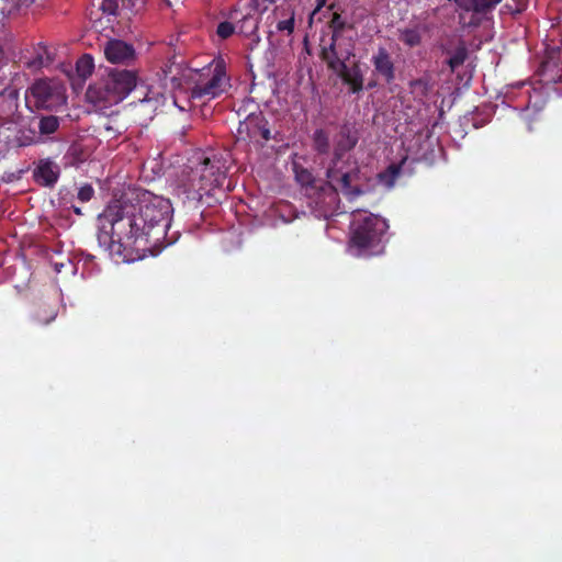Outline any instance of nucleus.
Instances as JSON below:
<instances>
[{
    "instance_id": "obj_1",
    "label": "nucleus",
    "mask_w": 562,
    "mask_h": 562,
    "mask_svg": "<svg viewBox=\"0 0 562 562\" xmlns=\"http://www.w3.org/2000/svg\"><path fill=\"white\" fill-rule=\"evenodd\" d=\"M172 206L168 199L135 189L109 203L100 215L99 245L116 261L132 262L151 249L173 241L167 238Z\"/></svg>"
},
{
    "instance_id": "obj_2",
    "label": "nucleus",
    "mask_w": 562,
    "mask_h": 562,
    "mask_svg": "<svg viewBox=\"0 0 562 562\" xmlns=\"http://www.w3.org/2000/svg\"><path fill=\"white\" fill-rule=\"evenodd\" d=\"M331 36L328 44L322 45L321 58L328 70L333 71L348 86L350 93H359L363 90V74L360 61L351 58L355 54V40L346 36V33L353 30V25L347 23L339 13H334L329 21Z\"/></svg>"
},
{
    "instance_id": "obj_3",
    "label": "nucleus",
    "mask_w": 562,
    "mask_h": 562,
    "mask_svg": "<svg viewBox=\"0 0 562 562\" xmlns=\"http://www.w3.org/2000/svg\"><path fill=\"white\" fill-rule=\"evenodd\" d=\"M225 179L226 171L221 159L199 156L182 170L177 193L183 204L198 207L203 196L221 187Z\"/></svg>"
},
{
    "instance_id": "obj_4",
    "label": "nucleus",
    "mask_w": 562,
    "mask_h": 562,
    "mask_svg": "<svg viewBox=\"0 0 562 562\" xmlns=\"http://www.w3.org/2000/svg\"><path fill=\"white\" fill-rule=\"evenodd\" d=\"M359 142L358 131L348 123L340 126L335 138L334 153L326 170V176L334 182L342 184L344 189L356 194H363L362 182L366 177L361 172L356 158L347 155Z\"/></svg>"
},
{
    "instance_id": "obj_5",
    "label": "nucleus",
    "mask_w": 562,
    "mask_h": 562,
    "mask_svg": "<svg viewBox=\"0 0 562 562\" xmlns=\"http://www.w3.org/2000/svg\"><path fill=\"white\" fill-rule=\"evenodd\" d=\"M387 223L372 213L352 211L349 246L357 256H374L383 251L382 238L387 231Z\"/></svg>"
},
{
    "instance_id": "obj_6",
    "label": "nucleus",
    "mask_w": 562,
    "mask_h": 562,
    "mask_svg": "<svg viewBox=\"0 0 562 562\" xmlns=\"http://www.w3.org/2000/svg\"><path fill=\"white\" fill-rule=\"evenodd\" d=\"M190 80V98L192 100H213L231 87L223 60H212L207 66L195 70Z\"/></svg>"
},
{
    "instance_id": "obj_7",
    "label": "nucleus",
    "mask_w": 562,
    "mask_h": 562,
    "mask_svg": "<svg viewBox=\"0 0 562 562\" xmlns=\"http://www.w3.org/2000/svg\"><path fill=\"white\" fill-rule=\"evenodd\" d=\"M136 83V74L127 69L111 70L101 82L89 87L88 98L93 102L116 104L122 101L132 90L139 91Z\"/></svg>"
},
{
    "instance_id": "obj_8",
    "label": "nucleus",
    "mask_w": 562,
    "mask_h": 562,
    "mask_svg": "<svg viewBox=\"0 0 562 562\" xmlns=\"http://www.w3.org/2000/svg\"><path fill=\"white\" fill-rule=\"evenodd\" d=\"M338 191H341L349 201H352L361 195L349 192L347 189L342 188V184L338 182L336 183L331 179H328L327 183L321 184L318 187L312 186L311 192H308L307 195L311 199V204L314 205V210L318 216L327 218L342 213V211H340V199Z\"/></svg>"
},
{
    "instance_id": "obj_9",
    "label": "nucleus",
    "mask_w": 562,
    "mask_h": 562,
    "mask_svg": "<svg viewBox=\"0 0 562 562\" xmlns=\"http://www.w3.org/2000/svg\"><path fill=\"white\" fill-rule=\"evenodd\" d=\"M265 25L269 37H290L295 29V9L291 2L277 5L266 18Z\"/></svg>"
},
{
    "instance_id": "obj_10",
    "label": "nucleus",
    "mask_w": 562,
    "mask_h": 562,
    "mask_svg": "<svg viewBox=\"0 0 562 562\" xmlns=\"http://www.w3.org/2000/svg\"><path fill=\"white\" fill-rule=\"evenodd\" d=\"M25 99L27 104L33 102L37 109H52L63 101L64 94L58 85L41 79L26 90Z\"/></svg>"
},
{
    "instance_id": "obj_11",
    "label": "nucleus",
    "mask_w": 562,
    "mask_h": 562,
    "mask_svg": "<svg viewBox=\"0 0 562 562\" xmlns=\"http://www.w3.org/2000/svg\"><path fill=\"white\" fill-rule=\"evenodd\" d=\"M150 1L151 0H121L120 5L117 0H102L100 10L108 15L131 19L132 16L142 13ZM161 1L167 7L170 5L169 0Z\"/></svg>"
},
{
    "instance_id": "obj_12",
    "label": "nucleus",
    "mask_w": 562,
    "mask_h": 562,
    "mask_svg": "<svg viewBox=\"0 0 562 562\" xmlns=\"http://www.w3.org/2000/svg\"><path fill=\"white\" fill-rule=\"evenodd\" d=\"M238 135L250 142H268L272 138L267 120L261 115H248L238 126Z\"/></svg>"
},
{
    "instance_id": "obj_13",
    "label": "nucleus",
    "mask_w": 562,
    "mask_h": 562,
    "mask_svg": "<svg viewBox=\"0 0 562 562\" xmlns=\"http://www.w3.org/2000/svg\"><path fill=\"white\" fill-rule=\"evenodd\" d=\"M22 115L19 112V92L15 89H4L0 92V122L2 124H19Z\"/></svg>"
},
{
    "instance_id": "obj_14",
    "label": "nucleus",
    "mask_w": 562,
    "mask_h": 562,
    "mask_svg": "<svg viewBox=\"0 0 562 562\" xmlns=\"http://www.w3.org/2000/svg\"><path fill=\"white\" fill-rule=\"evenodd\" d=\"M53 60L47 47L43 43H38L32 50L21 52L18 63L21 67L37 71L47 66Z\"/></svg>"
},
{
    "instance_id": "obj_15",
    "label": "nucleus",
    "mask_w": 562,
    "mask_h": 562,
    "mask_svg": "<svg viewBox=\"0 0 562 562\" xmlns=\"http://www.w3.org/2000/svg\"><path fill=\"white\" fill-rule=\"evenodd\" d=\"M104 56L112 64H130L135 58L133 45L122 40H110L104 45Z\"/></svg>"
},
{
    "instance_id": "obj_16",
    "label": "nucleus",
    "mask_w": 562,
    "mask_h": 562,
    "mask_svg": "<svg viewBox=\"0 0 562 562\" xmlns=\"http://www.w3.org/2000/svg\"><path fill=\"white\" fill-rule=\"evenodd\" d=\"M59 173L58 165L46 158L38 161L33 171V178L40 186L52 188L58 181Z\"/></svg>"
},
{
    "instance_id": "obj_17",
    "label": "nucleus",
    "mask_w": 562,
    "mask_h": 562,
    "mask_svg": "<svg viewBox=\"0 0 562 562\" xmlns=\"http://www.w3.org/2000/svg\"><path fill=\"white\" fill-rule=\"evenodd\" d=\"M374 71L384 79L386 83L395 80V65L391 54L385 47H379L371 58Z\"/></svg>"
},
{
    "instance_id": "obj_18",
    "label": "nucleus",
    "mask_w": 562,
    "mask_h": 562,
    "mask_svg": "<svg viewBox=\"0 0 562 562\" xmlns=\"http://www.w3.org/2000/svg\"><path fill=\"white\" fill-rule=\"evenodd\" d=\"M36 117L32 116L27 124H23V119L20 121V128L15 134V144L20 147L30 146L41 142V136L35 127Z\"/></svg>"
},
{
    "instance_id": "obj_19",
    "label": "nucleus",
    "mask_w": 562,
    "mask_h": 562,
    "mask_svg": "<svg viewBox=\"0 0 562 562\" xmlns=\"http://www.w3.org/2000/svg\"><path fill=\"white\" fill-rule=\"evenodd\" d=\"M258 26L259 21L258 18L251 14H246L239 21V33L250 38V43L248 44L249 49H254V47L259 43L260 37L258 35Z\"/></svg>"
},
{
    "instance_id": "obj_20",
    "label": "nucleus",
    "mask_w": 562,
    "mask_h": 562,
    "mask_svg": "<svg viewBox=\"0 0 562 562\" xmlns=\"http://www.w3.org/2000/svg\"><path fill=\"white\" fill-rule=\"evenodd\" d=\"M57 314L56 304L40 303L34 307L32 319L37 325H48L56 318Z\"/></svg>"
},
{
    "instance_id": "obj_21",
    "label": "nucleus",
    "mask_w": 562,
    "mask_h": 562,
    "mask_svg": "<svg viewBox=\"0 0 562 562\" xmlns=\"http://www.w3.org/2000/svg\"><path fill=\"white\" fill-rule=\"evenodd\" d=\"M138 88H142L139 91H136V93L139 94L138 101L153 103L155 109L165 103V94L160 90L143 86H139Z\"/></svg>"
},
{
    "instance_id": "obj_22",
    "label": "nucleus",
    "mask_w": 562,
    "mask_h": 562,
    "mask_svg": "<svg viewBox=\"0 0 562 562\" xmlns=\"http://www.w3.org/2000/svg\"><path fill=\"white\" fill-rule=\"evenodd\" d=\"M313 149L318 155H328L330 150V137L329 133L323 128L314 131L312 136Z\"/></svg>"
},
{
    "instance_id": "obj_23",
    "label": "nucleus",
    "mask_w": 562,
    "mask_h": 562,
    "mask_svg": "<svg viewBox=\"0 0 562 562\" xmlns=\"http://www.w3.org/2000/svg\"><path fill=\"white\" fill-rule=\"evenodd\" d=\"M398 40L409 48L416 47L422 43V34L418 27H405L398 30Z\"/></svg>"
},
{
    "instance_id": "obj_24",
    "label": "nucleus",
    "mask_w": 562,
    "mask_h": 562,
    "mask_svg": "<svg viewBox=\"0 0 562 562\" xmlns=\"http://www.w3.org/2000/svg\"><path fill=\"white\" fill-rule=\"evenodd\" d=\"M60 124V120L55 115H46L36 120L35 127L38 128V135H50L55 133Z\"/></svg>"
},
{
    "instance_id": "obj_25",
    "label": "nucleus",
    "mask_w": 562,
    "mask_h": 562,
    "mask_svg": "<svg viewBox=\"0 0 562 562\" xmlns=\"http://www.w3.org/2000/svg\"><path fill=\"white\" fill-rule=\"evenodd\" d=\"M468 57V49L464 45L458 46L447 60L451 71L462 66Z\"/></svg>"
},
{
    "instance_id": "obj_26",
    "label": "nucleus",
    "mask_w": 562,
    "mask_h": 562,
    "mask_svg": "<svg viewBox=\"0 0 562 562\" xmlns=\"http://www.w3.org/2000/svg\"><path fill=\"white\" fill-rule=\"evenodd\" d=\"M402 170L401 165L391 164L383 172L379 175V178L382 183L386 187H393L395 180L400 176Z\"/></svg>"
},
{
    "instance_id": "obj_27",
    "label": "nucleus",
    "mask_w": 562,
    "mask_h": 562,
    "mask_svg": "<svg viewBox=\"0 0 562 562\" xmlns=\"http://www.w3.org/2000/svg\"><path fill=\"white\" fill-rule=\"evenodd\" d=\"M94 69L93 58L90 55L81 56L76 64V70L79 77L86 79Z\"/></svg>"
},
{
    "instance_id": "obj_28",
    "label": "nucleus",
    "mask_w": 562,
    "mask_h": 562,
    "mask_svg": "<svg viewBox=\"0 0 562 562\" xmlns=\"http://www.w3.org/2000/svg\"><path fill=\"white\" fill-rule=\"evenodd\" d=\"M294 172L297 182H300L302 186L307 187V193L311 192L312 186H316L312 172L297 165H294Z\"/></svg>"
},
{
    "instance_id": "obj_29",
    "label": "nucleus",
    "mask_w": 562,
    "mask_h": 562,
    "mask_svg": "<svg viewBox=\"0 0 562 562\" xmlns=\"http://www.w3.org/2000/svg\"><path fill=\"white\" fill-rule=\"evenodd\" d=\"M522 119L527 131L530 133L538 131L543 123L542 115L539 112L527 111Z\"/></svg>"
},
{
    "instance_id": "obj_30",
    "label": "nucleus",
    "mask_w": 562,
    "mask_h": 562,
    "mask_svg": "<svg viewBox=\"0 0 562 562\" xmlns=\"http://www.w3.org/2000/svg\"><path fill=\"white\" fill-rule=\"evenodd\" d=\"M502 0H475L472 12L476 14H486L498 5Z\"/></svg>"
},
{
    "instance_id": "obj_31",
    "label": "nucleus",
    "mask_w": 562,
    "mask_h": 562,
    "mask_svg": "<svg viewBox=\"0 0 562 562\" xmlns=\"http://www.w3.org/2000/svg\"><path fill=\"white\" fill-rule=\"evenodd\" d=\"M235 33V25L228 21L221 22L216 27V35L221 40H227Z\"/></svg>"
},
{
    "instance_id": "obj_32",
    "label": "nucleus",
    "mask_w": 562,
    "mask_h": 562,
    "mask_svg": "<svg viewBox=\"0 0 562 562\" xmlns=\"http://www.w3.org/2000/svg\"><path fill=\"white\" fill-rule=\"evenodd\" d=\"M94 190L90 184L82 186L78 191V199L81 202H88L92 199Z\"/></svg>"
},
{
    "instance_id": "obj_33",
    "label": "nucleus",
    "mask_w": 562,
    "mask_h": 562,
    "mask_svg": "<svg viewBox=\"0 0 562 562\" xmlns=\"http://www.w3.org/2000/svg\"><path fill=\"white\" fill-rule=\"evenodd\" d=\"M266 2H273V0H252L256 10L263 12L267 10Z\"/></svg>"
},
{
    "instance_id": "obj_34",
    "label": "nucleus",
    "mask_w": 562,
    "mask_h": 562,
    "mask_svg": "<svg viewBox=\"0 0 562 562\" xmlns=\"http://www.w3.org/2000/svg\"><path fill=\"white\" fill-rule=\"evenodd\" d=\"M12 1L15 2L16 4H22V3L33 2L34 0H12Z\"/></svg>"
},
{
    "instance_id": "obj_35",
    "label": "nucleus",
    "mask_w": 562,
    "mask_h": 562,
    "mask_svg": "<svg viewBox=\"0 0 562 562\" xmlns=\"http://www.w3.org/2000/svg\"><path fill=\"white\" fill-rule=\"evenodd\" d=\"M326 0H317V10L321 9L325 4Z\"/></svg>"
},
{
    "instance_id": "obj_36",
    "label": "nucleus",
    "mask_w": 562,
    "mask_h": 562,
    "mask_svg": "<svg viewBox=\"0 0 562 562\" xmlns=\"http://www.w3.org/2000/svg\"><path fill=\"white\" fill-rule=\"evenodd\" d=\"M3 58V50H2V47L0 46V61L2 60Z\"/></svg>"
}]
</instances>
